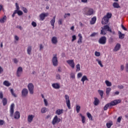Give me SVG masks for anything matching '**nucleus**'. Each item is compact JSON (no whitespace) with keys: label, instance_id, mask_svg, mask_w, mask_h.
I'll return each instance as SVG.
<instances>
[{"label":"nucleus","instance_id":"50","mask_svg":"<svg viewBox=\"0 0 128 128\" xmlns=\"http://www.w3.org/2000/svg\"><path fill=\"white\" fill-rule=\"evenodd\" d=\"M122 116H119L118 119H117V122H120L121 120H122Z\"/></svg>","mask_w":128,"mask_h":128},{"label":"nucleus","instance_id":"52","mask_svg":"<svg viewBox=\"0 0 128 128\" xmlns=\"http://www.w3.org/2000/svg\"><path fill=\"white\" fill-rule=\"evenodd\" d=\"M32 26H34V28H36V23L34 22H32Z\"/></svg>","mask_w":128,"mask_h":128},{"label":"nucleus","instance_id":"36","mask_svg":"<svg viewBox=\"0 0 128 128\" xmlns=\"http://www.w3.org/2000/svg\"><path fill=\"white\" fill-rule=\"evenodd\" d=\"M105 84L107 86H112V82L108 80L105 81Z\"/></svg>","mask_w":128,"mask_h":128},{"label":"nucleus","instance_id":"56","mask_svg":"<svg viewBox=\"0 0 128 128\" xmlns=\"http://www.w3.org/2000/svg\"><path fill=\"white\" fill-rule=\"evenodd\" d=\"M70 16V14L68 13V14H65L64 15V18H66V16Z\"/></svg>","mask_w":128,"mask_h":128},{"label":"nucleus","instance_id":"32","mask_svg":"<svg viewBox=\"0 0 128 128\" xmlns=\"http://www.w3.org/2000/svg\"><path fill=\"white\" fill-rule=\"evenodd\" d=\"M112 91V88H106V96H108L110 94V92Z\"/></svg>","mask_w":128,"mask_h":128},{"label":"nucleus","instance_id":"38","mask_svg":"<svg viewBox=\"0 0 128 128\" xmlns=\"http://www.w3.org/2000/svg\"><path fill=\"white\" fill-rule=\"evenodd\" d=\"M80 106L79 105H76V112L78 114V112H80Z\"/></svg>","mask_w":128,"mask_h":128},{"label":"nucleus","instance_id":"7","mask_svg":"<svg viewBox=\"0 0 128 128\" xmlns=\"http://www.w3.org/2000/svg\"><path fill=\"white\" fill-rule=\"evenodd\" d=\"M98 42L100 44H106V37L102 36L98 40Z\"/></svg>","mask_w":128,"mask_h":128},{"label":"nucleus","instance_id":"8","mask_svg":"<svg viewBox=\"0 0 128 128\" xmlns=\"http://www.w3.org/2000/svg\"><path fill=\"white\" fill-rule=\"evenodd\" d=\"M52 62L54 66H57L58 60V57H56V54L54 55L52 58Z\"/></svg>","mask_w":128,"mask_h":128},{"label":"nucleus","instance_id":"59","mask_svg":"<svg viewBox=\"0 0 128 128\" xmlns=\"http://www.w3.org/2000/svg\"><path fill=\"white\" fill-rule=\"evenodd\" d=\"M4 10V6L2 4H0V12H2V10Z\"/></svg>","mask_w":128,"mask_h":128},{"label":"nucleus","instance_id":"49","mask_svg":"<svg viewBox=\"0 0 128 128\" xmlns=\"http://www.w3.org/2000/svg\"><path fill=\"white\" fill-rule=\"evenodd\" d=\"M16 10H17V12L20 10V6H18V3H16Z\"/></svg>","mask_w":128,"mask_h":128},{"label":"nucleus","instance_id":"13","mask_svg":"<svg viewBox=\"0 0 128 128\" xmlns=\"http://www.w3.org/2000/svg\"><path fill=\"white\" fill-rule=\"evenodd\" d=\"M109 20H110L108 18H106L105 16H104V18H102V24H107L108 23Z\"/></svg>","mask_w":128,"mask_h":128},{"label":"nucleus","instance_id":"21","mask_svg":"<svg viewBox=\"0 0 128 128\" xmlns=\"http://www.w3.org/2000/svg\"><path fill=\"white\" fill-rule=\"evenodd\" d=\"M34 115H29L28 118V122H32V120H34Z\"/></svg>","mask_w":128,"mask_h":128},{"label":"nucleus","instance_id":"10","mask_svg":"<svg viewBox=\"0 0 128 128\" xmlns=\"http://www.w3.org/2000/svg\"><path fill=\"white\" fill-rule=\"evenodd\" d=\"M48 13H42L40 15V20H44L46 16H48Z\"/></svg>","mask_w":128,"mask_h":128},{"label":"nucleus","instance_id":"22","mask_svg":"<svg viewBox=\"0 0 128 128\" xmlns=\"http://www.w3.org/2000/svg\"><path fill=\"white\" fill-rule=\"evenodd\" d=\"M62 114H64V109H58L56 112V114L58 116H60Z\"/></svg>","mask_w":128,"mask_h":128},{"label":"nucleus","instance_id":"4","mask_svg":"<svg viewBox=\"0 0 128 128\" xmlns=\"http://www.w3.org/2000/svg\"><path fill=\"white\" fill-rule=\"evenodd\" d=\"M60 118H58V116H54V118H53L52 120V124H53V126H54L60 122Z\"/></svg>","mask_w":128,"mask_h":128},{"label":"nucleus","instance_id":"26","mask_svg":"<svg viewBox=\"0 0 128 128\" xmlns=\"http://www.w3.org/2000/svg\"><path fill=\"white\" fill-rule=\"evenodd\" d=\"M118 34L119 38H120V40H122L124 38V34H123L120 31H118Z\"/></svg>","mask_w":128,"mask_h":128},{"label":"nucleus","instance_id":"43","mask_svg":"<svg viewBox=\"0 0 128 128\" xmlns=\"http://www.w3.org/2000/svg\"><path fill=\"white\" fill-rule=\"evenodd\" d=\"M96 61L98 62V64L100 65V66L101 68H104V65H102V61H100V60H98V59L96 60Z\"/></svg>","mask_w":128,"mask_h":128},{"label":"nucleus","instance_id":"47","mask_svg":"<svg viewBox=\"0 0 128 128\" xmlns=\"http://www.w3.org/2000/svg\"><path fill=\"white\" fill-rule=\"evenodd\" d=\"M76 40V35H73L72 36V42H74V40Z\"/></svg>","mask_w":128,"mask_h":128},{"label":"nucleus","instance_id":"24","mask_svg":"<svg viewBox=\"0 0 128 128\" xmlns=\"http://www.w3.org/2000/svg\"><path fill=\"white\" fill-rule=\"evenodd\" d=\"M52 42L54 44H58V38L56 36H54L52 39Z\"/></svg>","mask_w":128,"mask_h":128},{"label":"nucleus","instance_id":"51","mask_svg":"<svg viewBox=\"0 0 128 128\" xmlns=\"http://www.w3.org/2000/svg\"><path fill=\"white\" fill-rule=\"evenodd\" d=\"M95 56H100V52H95Z\"/></svg>","mask_w":128,"mask_h":128},{"label":"nucleus","instance_id":"55","mask_svg":"<svg viewBox=\"0 0 128 128\" xmlns=\"http://www.w3.org/2000/svg\"><path fill=\"white\" fill-rule=\"evenodd\" d=\"M4 120H0V126H4Z\"/></svg>","mask_w":128,"mask_h":128},{"label":"nucleus","instance_id":"61","mask_svg":"<svg viewBox=\"0 0 128 128\" xmlns=\"http://www.w3.org/2000/svg\"><path fill=\"white\" fill-rule=\"evenodd\" d=\"M70 76H71L72 78H76V75H74V74H70Z\"/></svg>","mask_w":128,"mask_h":128},{"label":"nucleus","instance_id":"9","mask_svg":"<svg viewBox=\"0 0 128 128\" xmlns=\"http://www.w3.org/2000/svg\"><path fill=\"white\" fill-rule=\"evenodd\" d=\"M14 104L12 103L10 106V116H14Z\"/></svg>","mask_w":128,"mask_h":128},{"label":"nucleus","instance_id":"62","mask_svg":"<svg viewBox=\"0 0 128 128\" xmlns=\"http://www.w3.org/2000/svg\"><path fill=\"white\" fill-rule=\"evenodd\" d=\"M96 36V33L94 32L90 34V36Z\"/></svg>","mask_w":128,"mask_h":128},{"label":"nucleus","instance_id":"39","mask_svg":"<svg viewBox=\"0 0 128 128\" xmlns=\"http://www.w3.org/2000/svg\"><path fill=\"white\" fill-rule=\"evenodd\" d=\"M16 12L19 16H22V14H24V12H22V10H16Z\"/></svg>","mask_w":128,"mask_h":128},{"label":"nucleus","instance_id":"15","mask_svg":"<svg viewBox=\"0 0 128 128\" xmlns=\"http://www.w3.org/2000/svg\"><path fill=\"white\" fill-rule=\"evenodd\" d=\"M94 102H93V104H94V106H98V104H100V100L98 98L96 97H94Z\"/></svg>","mask_w":128,"mask_h":128},{"label":"nucleus","instance_id":"48","mask_svg":"<svg viewBox=\"0 0 128 128\" xmlns=\"http://www.w3.org/2000/svg\"><path fill=\"white\" fill-rule=\"evenodd\" d=\"M4 98V93L2 92H0V99L2 100Z\"/></svg>","mask_w":128,"mask_h":128},{"label":"nucleus","instance_id":"5","mask_svg":"<svg viewBox=\"0 0 128 128\" xmlns=\"http://www.w3.org/2000/svg\"><path fill=\"white\" fill-rule=\"evenodd\" d=\"M64 98L66 101V104L69 110H70V96L68 94L64 96Z\"/></svg>","mask_w":128,"mask_h":128},{"label":"nucleus","instance_id":"31","mask_svg":"<svg viewBox=\"0 0 128 128\" xmlns=\"http://www.w3.org/2000/svg\"><path fill=\"white\" fill-rule=\"evenodd\" d=\"M2 102L3 104V106H6L8 104V99H6V98H3Z\"/></svg>","mask_w":128,"mask_h":128},{"label":"nucleus","instance_id":"2","mask_svg":"<svg viewBox=\"0 0 128 128\" xmlns=\"http://www.w3.org/2000/svg\"><path fill=\"white\" fill-rule=\"evenodd\" d=\"M102 30H101L100 34H102V36H105V34H106V30L112 32V28H110V26H108V25L104 26V27H102Z\"/></svg>","mask_w":128,"mask_h":128},{"label":"nucleus","instance_id":"14","mask_svg":"<svg viewBox=\"0 0 128 128\" xmlns=\"http://www.w3.org/2000/svg\"><path fill=\"white\" fill-rule=\"evenodd\" d=\"M28 94V89L24 88L22 91V96H26Z\"/></svg>","mask_w":128,"mask_h":128},{"label":"nucleus","instance_id":"11","mask_svg":"<svg viewBox=\"0 0 128 128\" xmlns=\"http://www.w3.org/2000/svg\"><path fill=\"white\" fill-rule=\"evenodd\" d=\"M66 62L72 68H74V62L73 60H66Z\"/></svg>","mask_w":128,"mask_h":128},{"label":"nucleus","instance_id":"42","mask_svg":"<svg viewBox=\"0 0 128 128\" xmlns=\"http://www.w3.org/2000/svg\"><path fill=\"white\" fill-rule=\"evenodd\" d=\"M10 92L12 96H14V98H16V94H14V89H10Z\"/></svg>","mask_w":128,"mask_h":128},{"label":"nucleus","instance_id":"12","mask_svg":"<svg viewBox=\"0 0 128 128\" xmlns=\"http://www.w3.org/2000/svg\"><path fill=\"white\" fill-rule=\"evenodd\" d=\"M22 74V68L18 67L16 71V76L18 78H20Z\"/></svg>","mask_w":128,"mask_h":128},{"label":"nucleus","instance_id":"58","mask_svg":"<svg viewBox=\"0 0 128 128\" xmlns=\"http://www.w3.org/2000/svg\"><path fill=\"white\" fill-rule=\"evenodd\" d=\"M14 64H18V60L16 58L14 59Z\"/></svg>","mask_w":128,"mask_h":128},{"label":"nucleus","instance_id":"33","mask_svg":"<svg viewBox=\"0 0 128 128\" xmlns=\"http://www.w3.org/2000/svg\"><path fill=\"white\" fill-rule=\"evenodd\" d=\"M80 116L82 118V124H84V122H86V117L82 116V114H80Z\"/></svg>","mask_w":128,"mask_h":128},{"label":"nucleus","instance_id":"44","mask_svg":"<svg viewBox=\"0 0 128 128\" xmlns=\"http://www.w3.org/2000/svg\"><path fill=\"white\" fill-rule=\"evenodd\" d=\"M22 10H23L24 12V14H28V9L24 7H22Z\"/></svg>","mask_w":128,"mask_h":128},{"label":"nucleus","instance_id":"18","mask_svg":"<svg viewBox=\"0 0 128 128\" xmlns=\"http://www.w3.org/2000/svg\"><path fill=\"white\" fill-rule=\"evenodd\" d=\"M52 86L55 90H58V88H60V86L58 83H54L52 84Z\"/></svg>","mask_w":128,"mask_h":128},{"label":"nucleus","instance_id":"45","mask_svg":"<svg viewBox=\"0 0 128 128\" xmlns=\"http://www.w3.org/2000/svg\"><path fill=\"white\" fill-rule=\"evenodd\" d=\"M76 72H80V64H78L76 66Z\"/></svg>","mask_w":128,"mask_h":128},{"label":"nucleus","instance_id":"54","mask_svg":"<svg viewBox=\"0 0 128 128\" xmlns=\"http://www.w3.org/2000/svg\"><path fill=\"white\" fill-rule=\"evenodd\" d=\"M44 103L46 106H48V101L46 100V98H44Z\"/></svg>","mask_w":128,"mask_h":128},{"label":"nucleus","instance_id":"6","mask_svg":"<svg viewBox=\"0 0 128 128\" xmlns=\"http://www.w3.org/2000/svg\"><path fill=\"white\" fill-rule=\"evenodd\" d=\"M28 88L30 94H34V86L32 83H29L28 85Z\"/></svg>","mask_w":128,"mask_h":128},{"label":"nucleus","instance_id":"63","mask_svg":"<svg viewBox=\"0 0 128 128\" xmlns=\"http://www.w3.org/2000/svg\"><path fill=\"white\" fill-rule=\"evenodd\" d=\"M118 88H120V90H122V88H124V86L122 85L118 86Z\"/></svg>","mask_w":128,"mask_h":128},{"label":"nucleus","instance_id":"34","mask_svg":"<svg viewBox=\"0 0 128 128\" xmlns=\"http://www.w3.org/2000/svg\"><path fill=\"white\" fill-rule=\"evenodd\" d=\"M98 93L100 96L101 98H102L104 96V91L102 90H98Z\"/></svg>","mask_w":128,"mask_h":128},{"label":"nucleus","instance_id":"53","mask_svg":"<svg viewBox=\"0 0 128 128\" xmlns=\"http://www.w3.org/2000/svg\"><path fill=\"white\" fill-rule=\"evenodd\" d=\"M58 24H59V26H60V24H62V20L60 19L58 21Z\"/></svg>","mask_w":128,"mask_h":128},{"label":"nucleus","instance_id":"37","mask_svg":"<svg viewBox=\"0 0 128 128\" xmlns=\"http://www.w3.org/2000/svg\"><path fill=\"white\" fill-rule=\"evenodd\" d=\"M112 13L108 12L106 14V16H106V18H108L110 20V18H112Z\"/></svg>","mask_w":128,"mask_h":128},{"label":"nucleus","instance_id":"41","mask_svg":"<svg viewBox=\"0 0 128 128\" xmlns=\"http://www.w3.org/2000/svg\"><path fill=\"white\" fill-rule=\"evenodd\" d=\"M87 116L90 120H92V114L90 112H87Z\"/></svg>","mask_w":128,"mask_h":128},{"label":"nucleus","instance_id":"40","mask_svg":"<svg viewBox=\"0 0 128 128\" xmlns=\"http://www.w3.org/2000/svg\"><path fill=\"white\" fill-rule=\"evenodd\" d=\"M113 123L112 122H109V123H106V126L108 128H112V126Z\"/></svg>","mask_w":128,"mask_h":128},{"label":"nucleus","instance_id":"17","mask_svg":"<svg viewBox=\"0 0 128 128\" xmlns=\"http://www.w3.org/2000/svg\"><path fill=\"white\" fill-rule=\"evenodd\" d=\"M14 118L16 120H18L20 118V114L18 111H16L14 115Z\"/></svg>","mask_w":128,"mask_h":128},{"label":"nucleus","instance_id":"16","mask_svg":"<svg viewBox=\"0 0 128 128\" xmlns=\"http://www.w3.org/2000/svg\"><path fill=\"white\" fill-rule=\"evenodd\" d=\"M78 36L79 38L77 42L78 44H82V36L81 34H79Z\"/></svg>","mask_w":128,"mask_h":128},{"label":"nucleus","instance_id":"46","mask_svg":"<svg viewBox=\"0 0 128 128\" xmlns=\"http://www.w3.org/2000/svg\"><path fill=\"white\" fill-rule=\"evenodd\" d=\"M82 76V72H79L77 74V78H80Z\"/></svg>","mask_w":128,"mask_h":128},{"label":"nucleus","instance_id":"29","mask_svg":"<svg viewBox=\"0 0 128 128\" xmlns=\"http://www.w3.org/2000/svg\"><path fill=\"white\" fill-rule=\"evenodd\" d=\"M3 84L4 86H10L11 84L8 81L5 80V81L4 82Z\"/></svg>","mask_w":128,"mask_h":128},{"label":"nucleus","instance_id":"57","mask_svg":"<svg viewBox=\"0 0 128 128\" xmlns=\"http://www.w3.org/2000/svg\"><path fill=\"white\" fill-rule=\"evenodd\" d=\"M56 80H60V75L59 74H57L56 75Z\"/></svg>","mask_w":128,"mask_h":128},{"label":"nucleus","instance_id":"19","mask_svg":"<svg viewBox=\"0 0 128 128\" xmlns=\"http://www.w3.org/2000/svg\"><path fill=\"white\" fill-rule=\"evenodd\" d=\"M56 16H54L52 19L50 21V24L51 26H52L53 29L54 28V22H56Z\"/></svg>","mask_w":128,"mask_h":128},{"label":"nucleus","instance_id":"28","mask_svg":"<svg viewBox=\"0 0 128 128\" xmlns=\"http://www.w3.org/2000/svg\"><path fill=\"white\" fill-rule=\"evenodd\" d=\"M6 21V16H4L3 18L0 19V22L1 24L4 23V22Z\"/></svg>","mask_w":128,"mask_h":128},{"label":"nucleus","instance_id":"64","mask_svg":"<svg viewBox=\"0 0 128 128\" xmlns=\"http://www.w3.org/2000/svg\"><path fill=\"white\" fill-rule=\"evenodd\" d=\"M126 70L128 72V63L126 64Z\"/></svg>","mask_w":128,"mask_h":128},{"label":"nucleus","instance_id":"60","mask_svg":"<svg viewBox=\"0 0 128 128\" xmlns=\"http://www.w3.org/2000/svg\"><path fill=\"white\" fill-rule=\"evenodd\" d=\"M44 48V46H42V44H40V50H42Z\"/></svg>","mask_w":128,"mask_h":128},{"label":"nucleus","instance_id":"30","mask_svg":"<svg viewBox=\"0 0 128 128\" xmlns=\"http://www.w3.org/2000/svg\"><path fill=\"white\" fill-rule=\"evenodd\" d=\"M48 108L44 107L42 108L41 109V113L42 114H46V112H48Z\"/></svg>","mask_w":128,"mask_h":128},{"label":"nucleus","instance_id":"23","mask_svg":"<svg viewBox=\"0 0 128 128\" xmlns=\"http://www.w3.org/2000/svg\"><path fill=\"white\" fill-rule=\"evenodd\" d=\"M120 44H117L115 46L114 50V52H118V50H120Z\"/></svg>","mask_w":128,"mask_h":128},{"label":"nucleus","instance_id":"35","mask_svg":"<svg viewBox=\"0 0 128 128\" xmlns=\"http://www.w3.org/2000/svg\"><path fill=\"white\" fill-rule=\"evenodd\" d=\"M27 52L28 54H32V46H28V48L27 49Z\"/></svg>","mask_w":128,"mask_h":128},{"label":"nucleus","instance_id":"27","mask_svg":"<svg viewBox=\"0 0 128 128\" xmlns=\"http://www.w3.org/2000/svg\"><path fill=\"white\" fill-rule=\"evenodd\" d=\"M113 6L114 8H120V4L116 2L113 3Z\"/></svg>","mask_w":128,"mask_h":128},{"label":"nucleus","instance_id":"20","mask_svg":"<svg viewBox=\"0 0 128 128\" xmlns=\"http://www.w3.org/2000/svg\"><path fill=\"white\" fill-rule=\"evenodd\" d=\"M86 80L88 82V76H86L84 75L82 76L81 79V82H82L83 84H84V82H86Z\"/></svg>","mask_w":128,"mask_h":128},{"label":"nucleus","instance_id":"1","mask_svg":"<svg viewBox=\"0 0 128 128\" xmlns=\"http://www.w3.org/2000/svg\"><path fill=\"white\" fill-rule=\"evenodd\" d=\"M120 102H122L121 100H115L114 101H112L110 103H108L105 105L104 108V110H108V108H111L112 106H116V104H120Z\"/></svg>","mask_w":128,"mask_h":128},{"label":"nucleus","instance_id":"25","mask_svg":"<svg viewBox=\"0 0 128 128\" xmlns=\"http://www.w3.org/2000/svg\"><path fill=\"white\" fill-rule=\"evenodd\" d=\"M96 16H94L90 22V24H96Z\"/></svg>","mask_w":128,"mask_h":128},{"label":"nucleus","instance_id":"3","mask_svg":"<svg viewBox=\"0 0 128 128\" xmlns=\"http://www.w3.org/2000/svg\"><path fill=\"white\" fill-rule=\"evenodd\" d=\"M83 12L86 16H92L94 14V9L88 7H86L83 9Z\"/></svg>","mask_w":128,"mask_h":128}]
</instances>
